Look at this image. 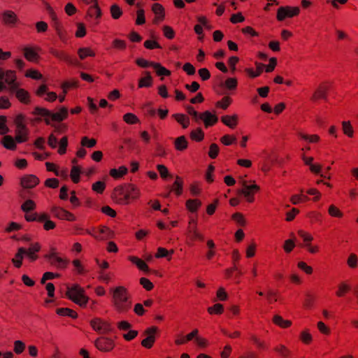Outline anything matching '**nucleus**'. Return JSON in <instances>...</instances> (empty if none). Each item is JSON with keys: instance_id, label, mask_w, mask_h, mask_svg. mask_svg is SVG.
Here are the masks:
<instances>
[{"instance_id": "nucleus-56", "label": "nucleus", "mask_w": 358, "mask_h": 358, "mask_svg": "<svg viewBox=\"0 0 358 358\" xmlns=\"http://www.w3.org/2000/svg\"><path fill=\"white\" fill-rule=\"evenodd\" d=\"M35 208H36V204H35L34 201L31 199H28L26 201H24L21 206L22 210L24 212L31 211V210H34Z\"/></svg>"}, {"instance_id": "nucleus-31", "label": "nucleus", "mask_w": 358, "mask_h": 358, "mask_svg": "<svg viewBox=\"0 0 358 358\" xmlns=\"http://www.w3.org/2000/svg\"><path fill=\"white\" fill-rule=\"evenodd\" d=\"M128 169L126 166H122L119 169H112L110 171V176L115 179H119L127 174Z\"/></svg>"}, {"instance_id": "nucleus-64", "label": "nucleus", "mask_w": 358, "mask_h": 358, "mask_svg": "<svg viewBox=\"0 0 358 358\" xmlns=\"http://www.w3.org/2000/svg\"><path fill=\"white\" fill-rule=\"evenodd\" d=\"M224 87L228 90H235L237 87V80L234 78H227L224 82Z\"/></svg>"}, {"instance_id": "nucleus-15", "label": "nucleus", "mask_w": 358, "mask_h": 358, "mask_svg": "<svg viewBox=\"0 0 358 358\" xmlns=\"http://www.w3.org/2000/svg\"><path fill=\"white\" fill-rule=\"evenodd\" d=\"M102 15L101 10L98 5V2H95L92 5H90V7L87 11V17L93 19L95 20V23H99V20L101 18Z\"/></svg>"}, {"instance_id": "nucleus-35", "label": "nucleus", "mask_w": 358, "mask_h": 358, "mask_svg": "<svg viewBox=\"0 0 358 358\" xmlns=\"http://www.w3.org/2000/svg\"><path fill=\"white\" fill-rule=\"evenodd\" d=\"M15 141V138L14 139L11 136H5L1 143L6 149L13 150L16 148Z\"/></svg>"}, {"instance_id": "nucleus-19", "label": "nucleus", "mask_w": 358, "mask_h": 358, "mask_svg": "<svg viewBox=\"0 0 358 358\" xmlns=\"http://www.w3.org/2000/svg\"><path fill=\"white\" fill-rule=\"evenodd\" d=\"M200 119L203 121L206 127L213 125L218 120L215 115L212 114L209 111L201 113Z\"/></svg>"}, {"instance_id": "nucleus-46", "label": "nucleus", "mask_w": 358, "mask_h": 358, "mask_svg": "<svg viewBox=\"0 0 358 358\" xmlns=\"http://www.w3.org/2000/svg\"><path fill=\"white\" fill-rule=\"evenodd\" d=\"M208 250L206 253V258L211 259L215 255V244L213 240H208L206 243Z\"/></svg>"}, {"instance_id": "nucleus-54", "label": "nucleus", "mask_w": 358, "mask_h": 358, "mask_svg": "<svg viewBox=\"0 0 358 358\" xmlns=\"http://www.w3.org/2000/svg\"><path fill=\"white\" fill-rule=\"evenodd\" d=\"M80 169L78 166H73L71 171V178L73 182L78 183L80 180Z\"/></svg>"}, {"instance_id": "nucleus-18", "label": "nucleus", "mask_w": 358, "mask_h": 358, "mask_svg": "<svg viewBox=\"0 0 358 358\" xmlns=\"http://www.w3.org/2000/svg\"><path fill=\"white\" fill-rule=\"evenodd\" d=\"M38 182V178L34 175H27L21 179V185L24 188H33Z\"/></svg>"}, {"instance_id": "nucleus-33", "label": "nucleus", "mask_w": 358, "mask_h": 358, "mask_svg": "<svg viewBox=\"0 0 358 358\" xmlns=\"http://www.w3.org/2000/svg\"><path fill=\"white\" fill-rule=\"evenodd\" d=\"M238 116L236 115H234L232 116L230 115H224L222 117V122L230 128H234L237 124Z\"/></svg>"}, {"instance_id": "nucleus-16", "label": "nucleus", "mask_w": 358, "mask_h": 358, "mask_svg": "<svg viewBox=\"0 0 358 358\" xmlns=\"http://www.w3.org/2000/svg\"><path fill=\"white\" fill-rule=\"evenodd\" d=\"M152 10L155 15V17L153 19V23L158 24L164 20L165 11L164 7L161 4L158 3H153L152 6Z\"/></svg>"}, {"instance_id": "nucleus-38", "label": "nucleus", "mask_w": 358, "mask_h": 358, "mask_svg": "<svg viewBox=\"0 0 358 358\" xmlns=\"http://www.w3.org/2000/svg\"><path fill=\"white\" fill-rule=\"evenodd\" d=\"M342 130L345 135L349 138H352L354 136V129L350 121H343Z\"/></svg>"}, {"instance_id": "nucleus-55", "label": "nucleus", "mask_w": 358, "mask_h": 358, "mask_svg": "<svg viewBox=\"0 0 358 358\" xmlns=\"http://www.w3.org/2000/svg\"><path fill=\"white\" fill-rule=\"evenodd\" d=\"M357 264H358L357 256L354 253L350 254L347 259L348 266L351 268H355L357 266Z\"/></svg>"}, {"instance_id": "nucleus-9", "label": "nucleus", "mask_w": 358, "mask_h": 358, "mask_svg": "<svg viewBox=\"0 0 358 358\" xmlns=\"http://www.w3.org/2000/svg\"><path fill=\"white\" fill-rule=\"evenodd\" d=\"M96 348L102 352H110L115 347V342L108 337H100L94 341Z\"/></svg>"}, {"instance_id": "nucleus-60", "label": "nucleus", "mask_w": 358, "mask_h": 358, "mask_svg": "<svg viewBox=\"0 0 358 358\" xmlns=\"http://www.w3.org/2000/svg\"><path fill=\"white\" fill-rule=\"evenodd\" d=\"M317 329L319 331L326 336H328L331 333V330L329 327H327L323 322H318L317 324Z\"/></svg>"}, {"instance_id": "nucleus-62", "label": "nucleus", "mask_w": 358, "mask_h": 358, "mask_svg": "<svg viewBox=\"0 0 358 358\" xmlns=\"http://www.w3.org/2000/svg\"><path fill=\"white\" fill-rule=\"evenodd\" d=\"M173 252H174L173 250L169 251L166 249H165L164 248L160 247L157 249V252L156 253L155 257L157 258L166 257L169 255H172Z\"/></svg>"}, {"instance_id": "nucleus-44", "label": "nucleus", "mask_w": 358, "mask_h": 358, "mask_svg": "<svg viewBox=\"0 0 358 358\" xmlns=\"http://www.w3.org/2000/svg\"><path fill=\"white\" fill-rule=\"evenodd\" d=\"M150 65L155 69L159 76H169L171 74L170 71L161 66L159 63H150Z\"/></svg>"}, {"instance_id": "nucleus-3", "label": "nucleus", "mask_w": 358, "mask_h": 358, "mask_svg": "<svg viewBox=\"0 0 358 358\" xmlns=\"http://www.w3.org/2000/svg\"><path fill=\"white\" fill-rule=\"evenodd\" d=\"M67 297L80 307H86L90 298L85 294V291L78 284L67 287L66 293Z\"/></svg>"}, {"instance_id": "nucleus-24", "label": "nucleus", "mask_w": 358, "mask_h": 358, "mask_svg": "<svg viewBox=\"0 0 358 358\" xmlns=\"http://www.w3.org/2000/svg\"><path fill=\"white\" fill-rule=\"evenodd\" d=\"M351 289L350 285L346 281L341 282L337 286L336 295L338 297H343Z\"/></svg>"}, {"instance_id": "nucleus-42", "label": "nucleus", "mask_w": 358, "mask_h": 358, "mask_svg": "<svg viewBox=\"0 0 358 358\" xmlns=\"http://www.w3.org/2000/svg\"><path fill=\"white\" fill-rule=\"evenodd\" d=\"M57 313L62 316H69L71 318H76L78 314L74 310L68 308H61L57 310Z\"/></svg>"}, {"instance_id": "nucleus-47", "label": "nucleus", "mask_w": 358, "mask_h": 358, "mask_svg": "<svg viewBox=\"0 0 358 358\" xmlns=\"http://www.w3.org/2000/svg\"><path fill=\"white\" fill-rule=\"evenodd\" d=\"M78 54L81 59H84L87 57H94L95 55L94 52L88 48H80L78 51Z\"/></svg>"}, {"instance_id": "nucleus-4", "label": "nucleus", "mask_w": 358, "mask_h": 358, "mask_svg": "<svg viewBox=\"0 0 358 358\" xmlns=\"http://www.w3.org/2000/svg\"><path fill=\"white\" fill-rule=\"evenodd\" d=\"M140 195L139 189L134 185H129L127 192H124L122 187H116L114 190V196L117 198V202L122 204H127L129 199H136Z\"/></svg>"}, {"instance_id": "nucleus-50", "label": "nucleus", "mask_w": 358, "mask_h": 358, "mask_svg": "<svg viewBox=\"0 0 358 358\" xmlns=\"http://www.w3.org/2000/svg\"><path fill=\"white\" fill-rule=\"evenodd\" d=\"M300 339L304 344H310L313 340V336L308 329L303 330L300 334Z\"/></svg>"}, {"instance_id": "nucleus-14", "label": "nucleus", "mask_w": 358, "mask_h": 358, "mask_svg": "<svg viewBox=\"0 0 358 358\" xmlns=\"http://www.w3.org/2000/svg\"><path fill=\"white\" fill-rule=\"evenodd\" d=\"M2 80H4V83L10 86L12 91H14L17 87V84L15 83L16 75L15 72L12 70L3 71L2 73Z\"/></svg>"}, {"instance_id": "nucleus-7", "label": "nucleus", "mask_w": 358, "mask_h": 358, "mask_svg": "<svg viewBox=\"0 0 358 358\" xmlns=\"http://www.w3.org/2000/svg\"><path fill=\"white\" fill-rule=\"evenodd\" d=\"M90 325L93 330L101 334H105L111 331V326L108 322L99 317L92 319Z\"/></svg>"}, {"instance_id": "nucleus-22", "label": "nucleus", "mask_w": 358, "mask_h": 358, "mask_svg": "<svg viewBox=\"0 0 358 358\" xmlns=\"http://www.w3.org/2000/svg\"><path fill=\"white\" fill-rule=\"evenodd\" d=\"M41 249V245L38 243H34L30 245L28 249H26L25 255L29 259L30 261L34 262L37 259L38 256L36 254Z\"/></svg>"}, {"instance_id": "nucleus-2", "label": "nucleus", "mask_w": 358, "mask_h": 358, "mask_svg": "<svg viewBox=\"0 0 358 358\" xmlns=\"http://www.w3.org/2000/svg\"><path fill=\"white\" fill-rule=\"evenodd\" d=\"M32 114L36 116L44 117V121L46 124H51L52 122H62L68 117V109L65 107H62L58 112L52 113L50 110L36 106L32 111ZM34 121H41V117H37Z\"/></svg>"}, {"instance_id": "nucleus-37", "label": "nucleus", "mask_w": 358, "mask_h": 358, "mask_svg": "<svg viewBox=\"0 0 358 358\" xmlns=\"http://www.w3.org/2000/svg\"><path fill=\"white\" fill-rule=\"evenodd\" d=\"M256 67H257V71H255L252 69H245L246 73L250 76L251 78H257L260 76V74L263 71V69L264 67V65L262 63H255Z\"/></svg>"}, {"instance_id": "nucleus-45", "label": "nucleus", "mask_w": 358, "mask_h": 358, "mask_svg": "<svg viewBox=\"0 0 358 358\" xmlns=\"http://www.w3.org/2000/svg\"><path fill=\"white\" fill-rule=\"evenodd\" d=\"M50 52L57 58L61 59V60H64L65 62H66L67 63H69V64H71L72 63V61L71 59V58L69 57V56H68L67 55H66L64 52H61V51H59V50H54V49H52L50 50Z\"/></svg>"}, {"instance_id": "nucleus-61", "label": "nucleus", "mask_w": 358, "mask_h": 358, "mask_svg": "<svg viewBox=\"0 0 358 358\" xmlns=\"http://www.w3.org/2000/svg\"><path fill=\"white\" fill-rule=\"evenodd\" d=\"M136 24L138 25L143 24L145 22V11L143 9H139L136 12Z\"/></svg>"}, {"instance_id": "nucleus-48", "label": "nucleus", "mask_w": 358, "mask_h": 358, "mask_svg": "<svg viewBox=\"0 0 358 358\" xmlns=\"http://www.w3.org/2000/svg\"><path fill=\"white\" fill-rule=\"evenodd\" d=\"M275 351L282 358H287L290 354L289 349L284 345H279L275 348Z\"/></svg>"}, {"instance_id": "nucleus-53", "label": "nucleus", "mask_w": 358, "mask_h": 358, "mask_svg": "<svg viewBox=\"0 0 358 358\" xmlns=\"http://www.w3.org/2000/svg\"><path fill=\"white\" fill-rule=\"evenodd\" d=\"M173 191L175 192V193L177 195H180L182 192V182L180 178L176 177V180L174 182L173 185Z\"/></svg>"}, {"instance_id": "nucleus-23", "label": "nucleus", "mask_w": 358, "mask_h": 358, "mask_svg": "<svg viewBox=\"0 0 358 358\" xmlns=\"http://www.w3.org/2000/svg\"><path fill=\"white\" fill-rule=\"evenodd\" d=\"M2 19L5 24L9 25L15 24L17 21V17L13 11L6 10L2 14Z\"/></svg>"}, {"instance_id": "nucleus-41", "label": "nucleus", "mask_w": 358, "mask_h": 358, "mask_svg": "<svg viewBox=\"0 0 358 358\" xmlns=\"http://www.w3.org/2000/svg\"><path fill=\"white\" fill-rule=\"evenodd\" d=\"M298 135L301 139L310 143H317L320 139V136L317 134L308 135L305 133L299 132Z\"/></svg>"}, {"instance_id": "nucleus-49", "label": "nucleus", "mask_w": 358, "mask_h": 358, "mask_svg": "<svg viewBox=\"0 0 358 358\" xmlns=\"http://www.w3.org/2000/svg\"><path fill=\"white\" fill-rule=\"evenodd\" d=\"M110 14L113 19L117 20L122 15V10L117 4H113L110 6Z\"/></svg>"}, {"instance_id": "nucleus-12", "label": "nucleus", "mask_w": 358, "mask_h": 358, "mask_svg": "<svg viewBox=\"0 0 358 358\" xmlns=\"http://www.w3.org/2000/svg\"><path fill=\"white\" fill-rule=\"evenodd\" d=\"M51 213L55 217L60 220H76V217L73 214L59 206H52L51 208Z\"/></svg>"}, {"instance_id": "nucleus-34", "label": "nucleus", "mask_w": 358, "mask_h": 358, "mask_svg": "<svg viewBox=\"0 0 358 358\" xmlns=\"http://www.w3.org/2000/svg\"><path fill=\"white\" fill-rule=\"evenodd\" d=\"M129 260L134 264L140 270L143 271H148V266L144 261L135 256L129 257Z\"/></svg>"}, {"instance_id": "nucleus-10", "label": "nucleus", "mask_w": 358, "mask_h": 358, "mask_svg": "<svg viewBox=\"0 0 358 358\" xmlns=\"http://www.w3.org/2000/svg\"><path fill=\"white\" fill-rule=\"evenodd\" d=\"M187 234L192 241H203L204 236L201 234L197 228V220L194 218H190L188 222Z\"/></svg>"}, {"instance_id": "nucleus-26", "label": "nucleus", "mask_w": 358, "mask_h": 358, "mask_svg": "<svg viewBox=\"0 0 358 358\" xmlns=\"http://www.w3.org/2000/svg\"><path fill=\"white\" fill-rule=\"evenodd\" d=\"M15 95L17 99L23 103H29L30 101V96L28 92L24 90V89H17L15 90Z\"/></svg>"}, {"instance_id": "nucleus-59", "label": "nucleus", "mask_w": 358, "mask_h": 358, "mask_svg": "<svg viewBox=\"0 0 358 358\" xmlns=\"http://www.w3.org/2000/svg\"><path fill=\"white\" fill-rule=\"evenodd\" d=\"M67 145H68V138L66 136H64V137L62 138L59 141L58 153L60 155H64L66 152Z\"/></svg>"}, {"instance_id": "nucleus-8", "label": "nucleus", "mask_w": 358, "mask_h": 358, "mask_svg": "<svg viewBox=\"0 0 358 358\" xmlns=\"http://www.w3.org/2000/svg\"><path fill=\"white\" fill-rule=\"evenodd\" d=\"M299 13L300 8L299 7L281 6L278 10L276 17L278 21H283L287 17H293L298 15Z\"/></svg>"}, {"instance_id": "nucleus-11", "label": "nucleus", "mask_w": 358, "mask_h": 358, "mask_svg": "<svg viewBox=\"0 0 358 358\" xmlns=\"http://www.w3.org/2000/svg\"><path fill=\"white\" fill-rule=\"evenodd\" d=\"M157 330V327H150L145 331L144 334L146 337L141 341V345L144 348L150 349L153 346L155 342V334Z\"/></svg>"}, {"instance_id": "nucleus-25", "label": "nucleus", "mask_w": 358, "mask_h": 358, "mask_svg": "<svg viewBox=\"0 0 358 358\" xmlns=\"http://www.w3.org/2000/svg\"><path fill=\"white\" fill-rule=\"evenodd\" d=\"M26 248H20L17 252L15 254V257L12 259V262L17 268H20L22 264V259L25 255Z\"/></svg>"}, {"instance_id": "nucleus-63", "label": "nucleus", "mask_w": 358, "mask_h": 358, "mask_svg": "<svg viewBox=\"0 0 358 358\" xmlns=\"http://www.w3.org/2000/svg\"><path fill=\"white\" fill-rule=\"evenodd\" d=\"M295 247V243L292 239H287L284 242L283 249L286 253L291 252Z\"/></svg>"}, {"instance_id": "nucleus-13", "label": "nucleus", "mask_w": 358, "mask_h": 358, "mask_svg": "<svg viewBox=\"0 0 358 358\" xmlns=\"http://www.w3.org/2000/svg\"><path fill=\"white\" fill-rule=\"evenodd\" d=\"M242 185L243 188L240 191V193L245 197L248 202H253L255 192L258 191L259 189V187L257 185H247L246 181H243Z\"/></svg>"}, {"instance_id": "nucleus-32", "label": "nucleus", "mask_w": 358, "mask_h": 358, "mask_svg": "<svg viewBox=\"0 0 358 358\" xmlns=\"http://www.w3.org/2000/svg\"><path fill=\"white\" fill-rule=\"evenodd\" d=\"M174 145L177 150L183 151L187 148L188 142L184 136H181L176 138Z\"/></svg>"}, {"instance_id": "nucleus-30", "label": "nucleus", "mask_w": 358, "mask_h": 358, "mask_svg": "<svg viewBox=\"0 0 358 358\" xmlns=\"http://www.w3.org/2000/svg\"><path fill=\"white\" fill-rule=\"evenodd\" d=\"M297 233H298V235L303 240V243L301 245L303 248H306V246H308V245L312 243V241L313 240V236L310 234H309L303 230H299L297 231Z\"/></svg>"}, {"instance_id": "nucleus-52", "label": "nucleus", "mask_w": 358, "mask_h": 358, "mask_svg": "<svg viewBox=\"0 0 358 358\" xmlns=\"http://www.w3.org/2000/svg\"><path fill=\"white\" fill-rule=\"evenodd\" d=\"M203 136L204 134L200 128L193 130L190 134L191 138L196 141H201L203 140Z\"/></svg>"}, {"instance_id": "nucleus-57", "label": "nucleus", "mask_w": 358, "mask_h": 358, "mask_svg": "<svg viewBox=\"0 0 358 358\" xmlns=\"http://www.w3.org/2000/svg\"><path fill=\"white\" fill-rule=\"evenodd\" d=\"M6 117L1 115L0 116V134L4 135L9 131V129L6 125Z\"/></svg>"}, {"instance_id": "nucleus-58", "label": "nucleus", "mask_w": 358, "mask_h": 358, "mask_svg": "<svg viewBox=\"0 0 358 358\" xmlns=\"http://www.w3.org/2000/svg\"><path fill=\"white\" fill-rule=\"evenodd\" d=\"M224 310L223 306L220 303H216L214 306L208 308V312L210 314H221Z\"/></svg>"}, {"instance_id": "nucleus-28", "label": "nucleus", "mask_w": 358, "mask_h": 358, "mask_svg": "<svg viewBox=\"0 0 358 358\" xmlns=\"http://www.w3.org/2000/svg\"><path fill=\"white\" fill-rule=\"evenodd\" d=\"M273 322L283 329L289 327L292 325L290 320H284L280 315H275L273 317Z\"/></svg>"}, {"instance_id": "nucleus-29", "label": "nucleus", "mask_w": 358, "mask_h": 358, "mask_svg": "<svg viewBox=\"0 0 358 358\" xmlns=\"http://www.w3.org/2000/svg\"><path fill=\"white\" fill-rule=\"evenodd\" d=\"M48 259L49 260L51 265L55 266L57 268H64L67 264V261L59 257L58 255Z\"/></svg>"}, {"instance_id": "nucleus-20", "label": "nucleus", "mask_w": 358, "mask_h": 358, "mask_svg": "<svg viewBox=\"0 0 358 358\" xmlns=\"http://www.w3.org/2000/svg\"><path fill=\"white\" fill-rule=\"evenodd\" d=\"M39 50L40 48H33L30 47H25L23 49L24 56V57L29 62H36L38 59V55L36 52V50Z\"/></svg>"}, {"instance_id": "nucleus-27", "label": "nucleus", "mask_w": 358, "mask_h": 358, "mask_svg": "<svg viewBox=\"0 0 358 358\" xmlns=\"http://www.w3.org/2000/svg\"><path fill=\"white\" fill-rule=\"evenodd\" d=\"M78 86V83L76 81H73L72 83L70 82H64L62 84V89L63 91V94L59 96V102H63L65 100V96L67 92H69L68 90L70 87H76Z\"/></svg>"}, {"instance_id": "nucleus-39", "label": "nucleus", "mask_w": 358, "mask_h": 358, "mask_svg": "<svg viewBox=\"0 0 358 358\" xmlns=\"http://www.w3.org/2000/svg\"><path fill=\"white\" fill-rule=\"evenodd\" d=\"M201 206V202L197 199H188L186 201V207L192 213L196 212Z\"/></svg>"}, {"instance_id": "nucleus-5", "label": "nucleus", "mask_w": 358, "mask_h": 358, "mask_svg": "<svg viewBox=\"0 0 358 358\" xmlns=\"http://www.w3.org/2000/svg\"><path fill=\"white\" fill-rule=\"evenodd\" d=\"M15 141L18 143L26 142L28 140L29 129L25 122V117L22 114L17 115L15 120Z\"/></svg>"}, {"instance_id": "nucleus-43", "label": "nucleus", "mask_w": 358, "mask_h": 358, "mask_svg": "<svg viewBox=\"0 0 358 358\" xmlns=\"http://www.w3.org/2000/svg\"><path fill=\"white\" fill-rule=\"evenodd\" d=\"M328 213L333 217L341 218L343 216V213L334 204L329 206Z\"/></svg>"}, {"instance_id": "nucleus-17", "label": "nucleus", "mask_w": 358, "mask_h": 358, "mask_svg": "<svg viewBox=\"0 0 358 358\" xmlns=\"http://www.w3.org/2000/svg\"><path fill=\"white\" fill-rule=\"evenodd\" d=\"M329 90V86L327 83L320 84L314 92L312 96V100L316 101L320 99H326L327 93Z\"/></svg>"}, {"instance_id": "nucleus-1", "label": "nucleus", "mask_w": 358, "mask_h": 358, "mask_svg": "<svg viewBox=\"0 0 358 358\" xmlns=\"http://www.w3.org/2000/svg\"><path fill=\"white\" fill-rule=\"evenodd\" d=\"M111 306L114 310L120 314L129 312L132 306V296L129 289L123 285L110 288Z\"/></svg>"}, {"instance_id": "nucleus-40", "label": "nucleus", "mask_w": 358, "mask_h": 358, "mask_svg": "<svg viewBox=\"0 0 358 358\" xmlns=\"http://www.w3.org/2000/svg\"><path fill=\"white\" fill-rule=\"evenodd\" d=\"M145 76L141 78L138 82V87H149L152 85V78L150 72H145Z\"/></svg>"}, {"instance_id": "nucleus-21", "label": "nucleus", "mask_w": 358, "mask_h": 358, "mask_svg": "<svg viewBox=\"0 0 358 358\" xmlns=\"http://www.w3.org/2000/svg\"><path fill=\"white\" fill-rule=\"evenodd\" d=\"M54 27H55L56 34L58 36L60 41L64 43H67L68 40L69 38V36L68 34L67 31L66 29H64L59 22H57L54 25Z\"/></svg>"}, {"instance_id": "nucleus-51", "label": "nucleus", "mask_w": 358, "mask_h": 358, "mask_svg": "<svg viewBox=\"0 0 358 358\" xmlns=\"http://www.w3.org/2000/svg\"><path fill=\"white\" fill-rule=\"evenodd\" d=\"M123 120L126 123L130 124H136L139 122V120L137 117V116L131 113H126L123 116Z\"/></svg>"}, {"instance_id": "nucleus-6", "label": "nucleus", "mask_w": 358, "mask_h": 358, "mask_svg": "<svg viewBox=\"0 0 358 358\" xmlns=\"http://www.w3.org/2000/svg\"><path fill=\"white\" fill-rule=\"evenodd\" d=\"M86 232L99 241L112 238L114 235L113 232L106 226H102L98 229L94 228L92 231L87 230Z\"/></svg>"}, {"instance_id": "nucleus-36", "label": "nucleus", "mask_w": 358, "mask_h": 358, "mask_svg": "<svg viewBox=\"0 0 358 358\" xmlns=\"http://www.w3.org/2000/svg\"><path fill=\"white\" fill-rule=\"evenodd\" d=\"M173 117L184 129L187 128L189 125V119L187 115L181 113H176L174 114Z\"/></svg>"}]
</instances>
